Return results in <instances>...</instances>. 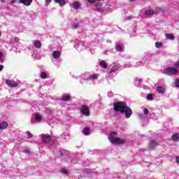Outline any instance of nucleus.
<instances>
[{
  "label": "nucleus",
  "instance_id": "nucleus-42",
  "mask_svg": "<svg viewBox=\"0 0 179 179\" xmlns=\"http://www.w3.org/2000/svg\"><path fill=\"white\" fill-rule=\"evenodd\" d=\"M175 68L179 69V60L175 63Z\"/></svg>",
  "mask_w": 179,
  "mask_h": 179
},
{
  "label": "nucleus",
  "instance_id": "nucleus-59",
  "mask_svg": "<svg viewBox=\"0 0 179 179\" xmlns=\"http://www.w3.org/2000/svg\"><path fill=\"white\" fill-rule=\"evenodd\" d=\"M0 36H1V34H0Z\"/></svg>",
  "mask_w": 179,
  "mask_h": 179
},
{
  "label": "nucleus",
  "instance_id": "nucleus-49",
  "mask_svg": "<svg viewBox=\"0 0 179 179\" xmlns=\"http://www.w3.org/2000/svg\"><path fill=\"white\" fill-rule=\"evenodd\" d=\"M3 69V65L0 64V72H2Z\"/></svg>",
  "mask_w": 179,
  "mask_h": 179
},
{
  "label": "nucleus",
  "instance_id": "nucleus-24",
  "mask_svg": "<svg viewBox=\"0 0 179 179\" xmlns=\"http://www.w3.org/2000/svg\"><path fill=\"white\" fill-rule=\"evenodd\" d=\"M99 65L101 68H103V69H107V63H106L104 60H101Z\"/></svg>",
  "mask_w": 179,
  "mask_h": 179
},
{
  "label": "nucleus",
  "instance_id": "nucleus-54",
  "mask_svg": "<svg viewBox=\"0 0 179 179\" xmlns=\"http://www.w3.org/2000/svg\"><path fill=\"white\" fill-rule=\"evenodd\" d=\"M33 17L31 19H34L36 17V15H34V13H32Z\"/></svg>",
  "mask_w": 179,
  "mask_h": 179
},
{
  "label": "nucleus",
  "instance_id": "nucleus-46",
  "mask_svg": "<svg viewBox=\"0 0 179 179\" xmlns=\"http://www.w3.org/2000/svg\"><path fill=\"white\" fill-rule=\"evenodd\" d=\"M108 97H113V96H114V94H113V92H108Z\"/></svg>",
  "mask_w": 179,
  "mask_h": 179
},
{
  "label": "nucleus",
  "instance_id": "nucleus-52",
  "mask_svg": "<svg viewBox=\"0 0 179 179\" xmlns=\"http://www.w3.org/2000/svg\"><path fill=\"white\" fill-rule=\"evenodd\" d=\"M130 35L131 36V37H135V36H137L136 34H130Z\"/></svg>",
  "mask_w": 179,
  "mask_h": 179
},
{
  "label": "nucleus",
  "instance_id": "nucleus-34",
  "mask_svg": "<svg viewBox=\"0 0 179 179\" xmlns=\"http://www.w3.org/2000/svg\"><path fill=\"white\" fill-rule=\"evenodd\" d=\"M147 99L149 101H152V100H153V94H148L147 95Z\"/></svg>",
  "mask_w": 179,
  "mask_h": 179
},
{
  "label": "nucleus",
  "instance_id": "nucleus-36",
  "mask_svg": "<svg viewBox=\"0 0 179 179\" xmlns=\"http://www.w3.org/2000/svg\"><path fill=\"white\" fill-rule=\"evenodd\" d=\"M162 45H163V43H162V42H156L155 43L156 48H160V47H162Z\"/></svg>",
  "mask_w": 179,
  "mask_h": 179
},
{
  "label": "nucleus",
  "instance_id": "nucleus-58",
  "mask_svg": "<svg viewBox=\"0 0 179 179\" xmlns=\"http://www.w3.org/2000/svg\"><path fill=\"white\" fill-rule=\"evenodd\" d=\"M106 6H107V8H108V5H106Z\"/></svg>",
  "mask_w": 179,
  "mask_h": 179
},
{
  "label": "nucleus",
  "instance_id": "nucleus-1",
  "mask_svg": "<svg viewBox=\"0 0 179 179\" xmlns=\"http://www.w3.org/2000/svg\"><path fill=\"white\" fill-rule=\"evenodd\" d=\"M113 106L114 111L122 113V114L124 113L126 118H131V115H132V110L127 106V102H115Z\"/></svg>",
  "mask_w": 179,
  "mask_h": 179
},
{
  "label": "nucleus",
  "instance_id": "nucleus-37",
  "mask_svg": "<svg viewBox=\"0 0 179 179\" xmlns=\"http://www.w3.org/2000/svg\"><path fill=\"white\" fill-rule=\"evenodd\" d=\"M84 174H90L92 173V170L85 169L83 170Z\"/></svg>",
  "mask_w": 179,
  "mask_h": 179
},
{
  "label": "nucleus",
  "instance_id": "nucleus-33",
  "mask_svg": "<svg viewBox=\"0 0 179 179\" xmlns=\"http://www.w3.org/2000/svg\"><path fill=\"white\" fill-rule=\"evenodd\" d=\"M40 76L41 79H47V73L45 72H41Z\"/></svg>",
  "mask_w": 179,
  "mask_h": 179
},
{
  "label": "nucleus",
  "instance_id": "nucleus-45",
  "mask_svg": "<svg viewBox=\"0 0 179 179\" xmlns=\"http://www.w3.org/2000/svg\"><path fill=\"white\" fill-rule=\"evenodd\" d=\"M87 2H90V3H94L96 2V0H87Z\"/></svg>",
  "mask_w": 179,
  "mask_h": 179
},
{
  "label": "nucleus",
  "instance_id": "nucleus-12",
  "mask_svg": "<svg viewBox=\"0 0 179 179\" xmlns=\"http://www.w3.org/2000/svg\"><path fill=\"white\" fill-rule=\"evenodd\" d=\"M33 0H20V3H23L25 6H30Z\"/></svg>",
  "mask_w": 179,
  "mask_h": 179
},
{
  "label": "nucleus",
  "instance_id": "nucleus-18",
  "mask_svg": "<svg viewBox=\"0 0 179 179\" xmlns=\"http://www.w3.org/2000/svg\"><path fill=\"white\" fill-rule=\"evenodd\" d=\"M55 3H59V6H61L62 8L66 5V2L65 1V0H55Z\"/></svg>",
  "mask_w": 179,
  "mask_h": 179
},
{
  "label": "nucleus",
  "instance_id": "nucleus-51",
  "mask_svg": "<svg viewBox=\"0 0 179 179\" xmlns=\"http://www.w3.org/2000/svg\"><path fill=\"white\" fill-rule=\"evenodd\" d=\"M176 162L178 163V164H179V157H176Z\"/></svg>",
  "mask_w": 179,
  "mask_h": 179
},
{
  "label": "nucleus",
  "instance_id": "nucleus-53",
  "mask_svg": "<svg viewBox=\"0 0 179 179\" xmlns=\"http://www.w3.org/2000/svg\"><path fill=\"white\" fill-rule=\"evenodd\" d=\"M11 3H16V0H11Z\"/></svg>",
  "mask_w": 179,
  "mask_h": 179
},
{
  "label": "nucleus",
  "instance_id": "nucleus-9",
  "mask_svg": "<svg viewBox=\"0 0 179 179\" xmlns=\"http://www.w3.org/2000/svg\"><path fill=\"white\" fill-rule=\"evenodd\" d=\"M43 118L41 117V115L40 114L36 113L33 115V117L31 119V123L32 124H36V122H41Z\"/></svg>",
  "mask_w": 179,
  "mask_h": 179
},
{
  "label": "nucleus",
  "instance_id": "nucleus-8",
  "mask_svg": "<svg viewBox=\"0 0 179 179\" xmlns=\"http://www.w3.org/2000/svg\"><path fill=\"white\" fill-rule=\"evenodd\" d=\"M41 139H43V143H51V136H50L49 134H41Z\"/></svg>",
  "mask_w": 179,
  "mask_h": 179
},
{
  "label": "nucleus",
  "instance_id": "nucleus-2",
  "mask_svg": "<svg viewBox=\"0 0 179 179\" xmlns=\"http://www.w3.org/2000/svg\"><path fill=\"white\" fill-rule=\"evenodd\" d=\"M80 78L82 79L80 80L81 85H83V83H94L97 81V74L85 73L80 76Z\"/></svg>",
  "mask_w": 179,
  "mask_h": 179
},
{
  "label": "nucleus",
  "instance_id": "nucleus-19",
  "mask_svg": "<svg viewBox=\"0 0 179 179\" xmlns=\"http://www.w3.org/2000/svg\"><path fill=\"white\" fill-rule=\"evenodd\" d=\"M59 100L60 101H69L71 96L69 95H63Z\"/></svg>",
  "mask_w": 179,
  "mask_h": 179
},
{
  "label": "nucleus",
  "instance_id": "nucleus-40",
  "mask_svg": "<svg viewBox=\"0 0 179 179\" xmlns=\"http://www.w3.org/2000/svg\"><path fill=\"white\" fill-rule=\"evenodd\" d=\"M61 173H62V174H68V171L65 169H62Z\"/></svg>",
  "mask_w": 179,
  "mask_h": 179
},
{
  "label": "nucleus",
  "instance_id": "nucleus-56",
  "mask_svg": "<svg viewBox=\"0 0 179 179\" xmlns=\"http://www.w3.org/2000/svg\"><path fill=\"white\" fill-rule=\"evenodd\" d=\"M26 152H29V150H26Z\"/></svg>",
  "mask_w": 179,
  "mask_h": 179
},
{
  "label": "nucleus",
  "instance_id": "nucleus-13",
  "mask_svg": "<svg viewBox=\"0 0 179 179\" xmlns=\"http://www.w3.org/2000/svg\"><path fill=\"white\" fill-rule=\"evenodd\" d=\"M115 50L116 51H118V52H122V51H124V46H122V45L116 43H115Z\"/></svg>",
  "mask_w": 179,
  "mask_h": 179
},
{
  "label": "nucleus",
  "instance_id": "nucleus-7",
  "mask_svg": "<svg viewBox=\"0 0 179 179\" xmlns=\"http://www.w3.org/2000/svg\"><path fill=\"white\" fill-rule=\"evenodd\" d=\"M121 68V64L116 63L113 66H112L111 69L109 71V73L110 75H114V73H115V72H117V71H118V69H120Z\"/></svg>",
  "mask_w": 179,
  "mask_h": 179
},
{
  "label": "nucleus",
  "instance_id": "nucleus-32",
  "mask_svg": "<svg viewBox=\"0 0 179 179\" xmlns=\"http://www.w3.org/2000/svg\"><path fill=\"white\" fill-rule=\"evenodd\" d=\"M143 108V114L145 115H149V109L146 108Z\"/></svg>",
  "mask_w": 179,
  "mask_h": 179
},
{
  "label": "nucleus",
  "instance_id": "nucleus-22",
  "mask_svg": "<svg viewBox=\"0 0 179 179\" xmlns=\"http://www.w3.org/2000/svg\"><path fill=\"white\" fill-rule=\"evenodd\" d=\"M134 84L136 86H137V87H139V86H142V79L136 78Z\"/></svg>",
  "mask_w": 179,
  "mask_h": 179
},
{
  "label": "nucleus",
  "instance_id": "nucleus-14",
  "mask_svg": "<svg viewBox=\"0 0 179 179\" xmlns=\"http://www.w3.org/2000/svg\"><path fill=\"white\" fill-rule=\"evenodd\" d=\"M157 92H158L159 94H164V93H166V89L163 86H158L157 87Z\"/></svg>",
  "mask_w": 179,
  "mask_h": 179
},
{
  "label": "nucleus",
  "instance_id": "nucleus-30",
  "mask_svg": "<svg viewBox=\"0 0 179 179\" xmlns=\"http://www.w3.org/2000/svg\"><path fill=\"white\" fill-rule=\"evenodd\" d=\"M172 139H173V141H178V139H179V134H173V135L172 136Z\"/></svg>",
  "mask_w": 179,
  "mask_h": 179
},
{
  "label": "nucleus",
  "instance_id": "nucleus-39",
  "mask_svg": "<svg viewBox=\"0 0 179 179\" xmlns=\"http://www.w3.org/2000/svg\"><path fill=\"white\" fill-rule=\"evenodd\" d=\"M27 139H30L31 138H33V134L31 133H30L29 131H27Z\"/></svg>",
  "mask_w": 179,
  "mask_h": 179
},
{
  "label": "nucleus",
  "instance_id": "nucleus-35",
  "mask_svg": "<svg viewBox=\"0 0 179 179\" xmlns=\"http://www.w3.org/2000/svg\"><path fill=\"white\" fill-rule=\"evenodd\" d=\"M99 6L100 7H99V6H96L97 11L103 13L104 12V9L101 8V5H100Z\"/></svg>",
  "mask_w": 179,
  "mask_h": 179
},
{
  "label": "nucleus",
  "instance_id": "nucleus-27",
  "mask_svg": "<svg viewBox=\"0 0 179 179\" xmlns=\"http://www.w3.org/2000/svg\"><path fill=\"white\" fill-rule=\"evenodd\" d=\"M73 8L74 9H79V8H80V4L79 3V2L78 1H75L73 3Z\"/></svg>",
  "mask_w": 179,
  "mask_h": 179
},
{
  "label": "nucleus",
  "instance_id": "nucleus-47",
  "mask_svg": "<svg viewBox=\"0 0 179 179\" xmlns=\"http://www.w3.org/2000/svg\"><path fill=\"white\" fill-rule=\"evenodd\" d=\"M59 153L60 155V156H65V152H63L62 151H59Z\"/></svg>",
  "mask_w": 179,
  "mask_h": 179
},
{
  "label": "nucleus",
  "instance_id": "nucleus-43",
  "mask_svg": "<svg viewBox=\"0 0 179 179\" xmlns=\"http://www.w3.org/2000/svg\"><path fill=\"white\" fill-rule=\"evenodd\" d=\"M176 87H179V79H176L175 82Z\"/></svg>",
  "mask_w": 179,
  "mask_h": 179
},
{
  "label": "nucleus",
  "instance_id": "nucleus-28",
  "mask_svg": "<svg viewBox=\"0 0 179 179\" xmlns=\"http://www.w3.org/2000/svg\"><path fill=\"white\" fill-rule=\"evenodd\" d=\"M166 37L168 40H174V35L171 34H166Z\"/></svg>",
  "mask_w": 179,
  "mask_h": 179
},
{
  "label": "nucleus",
  "instance_id": "nucleus-57",
  "mask_svg": "<svg viewBox=\"0 0 179 179\" xmlns=\"http://www.w3.org/2000/svg\"><path fill=\"white\" fill-rule=\"evenodd\" d=\"M2 2H5V1H4V0H2Z\"/></svg>",
  "mask_w": 179,
  "mask_h": 179
},
{
  "label": "nucleus",
  "instance_id": "nucleus-25",
  "mask_svg": "<svg viewBox=\"0 0 179 179\" xmlns=\"http://www.w3.org/2000/svg\"><path fill=\"white\" fill-rule=\"evenodd\" d=\"M78 27H80V25L77 22L71 23V29H72L73 30H75Z\"/></svg>",
  "mask_w": 179,
  "mask_h": 179
},
{
  "label": "nucleus",
  "instance_id": "nucleus-17",
  "mask_svg": "<svg viewBox=\"0 0 179 179\" xmlns=\"http://www.w3.org/2000/svg\"><path fill=\"white\" fill-rule=\"evenodd\" d=\"M138 117H139V120H141V121H142L143 122H145L146 121V118H148V115L143 113H139Z\"/></svg>",
  "mask_w": 179,
  "mask_h": 179
},
{
  "label": "nucleus",
  "instance_id": "nucleus-20",
  "mask_svg": "<svg viewBox=\"0 0 179 179\" xmlns=\"http://www.w3.org/2000/svg\"><path fill=\"white\" fill-rule=\"evenodd\" d=\"M8 128V122L3 121L0 122V129H6Z\"/></svg>",
  "mask_w": 179,
  "mask_h": 179
},
{
  "label": "nucleus",
  "instance_id": "nucleus-11",
  "mask_svg": "<svg viewBox=\"0 0 179 179\" xmlns=\"http://www.w3.org/2000/svg\"><path fill=\"white\" fill-rule=\"evenodd\" d=\"M52 55L55 59H58L61 57V52L59 50H55L52 52Z\"/></svg>",
  "mask_w": 179,
  "mask_h": 179
},
{
  "label": "nucleus",
  "instance_id": "nucleus-48",
  "mask_svg": "<svg viewBox=\"0 0 179 179\" xmlns=\"http://www.w3.org/2000/svg\"><path fill=\"white\" fill-rule=\"evenodd\" d=\"M45 3H46V5L51 3V0H45Z\"/></svg>",
  "mask_w": 179,
  "mask_h": 179
},
{
  "label": "nucleus",
  "instance_id": "nucleus-50",
  "mask_svg": "<svg viewBox=\"0 0 179 179\" xmlns=\"http://www.w3.org/2000/svg\"><path fill=\"white\" fill-rule=\"evenodd\" d=\"M14 41H15V43H19V38L15 37L14 38Z\"/></svg>",
  "mask_w": 179,
  "mask_h": 179
},
{
  "label": "nucleus",
  "instance_id": "nucleus-29",
  "mask_svg": "<svg viewBox=\"0 0 179 179\" xmlns=\"http://www.w3.org/2000/svg\"><path fill=\"white\" fill-rule=\"evenodd\" d=\"M62 138L64 140L68 139L69 138V133L68 132L63 133L62 135Z\"/></svg>",
  "mask_w": 179,
  "mask_h": 179
},
{
  "label": "nucleus",
  "instance_id": "nucleus-15",
  "mask_svg": "<svg viewBox=\"0 0 179 179\" xmlns=\"http://www.w3.org/2000/svg\"><path fill=\"white\" fill-rule=\"evenodd\" d=\"M156 146H157V142H156V141H155V140H151L150 141L149 149L153 150L155 148Z\"/></svg>",
  "mask_w": 179,
  "mask_h": 179
},
{
  "label": "nucleus",
  "instance_id": "nucleus-38",
  "mask_svg": "<svg viewBox=\"0 0 179 179\" xmlns=\"http://www.w3.org/2000/svg\"><path fill=\"white\" fill-rule=\"evenodd\" d=\"M33 58H35V59H41V55H37L36 54L32 55Z\"/></svg>",
  "mask_w": 179,
  "mask_h": 179
},
{
  "label": "nucleus",
  "instance_id": "nucleus-55",
  "mask_svg": "<svg viewBox=\"0 0 179 179\" xmlns=\"http://www.w3.org/2000/svg\"><path fill=\"white\" fill-rule=\"evenodd\" d=\"M130 2H135L136 0H129Z\"/></svg>",
  "mask_w": 179,
  "mask_h": 179
},
{
  "label": "nucleus",
  "instance_id": "nucleus-4",
  "mask_svg": "<svg viewBox=\"0 0 179 179\" xmlns=\"http://www.w3.org/2000/svg\"><path fill=\"white\" fill-rule=\"evenodd\" d=\"M163 73L169 75V76L171 75H177L178 70L174 67H166L163 69Z\"/></svg>",
  "mask_w": 179,
  "mask_h": 179
},
{
  "label": "nucleus",
  "instance_id": "nucleus-41",
  "mask_svg": "<svg viewBox=\"0 0 179 179\" xmlns=\"http://www.w3.org/2000/svg\"><path fill=\"white\" fill-rule=\"evenodd\" d=\"M2 57H3V55L2 54V52H0V63L1 64H3V59L2 58Z\"/></svg>",
  "mask_w": 179,
  "mask_h": 179
},
{
  "label": "nucleus",
  "instance_id": "nucleus-10",
  "mask_svg": "<svg viewBox=\"0 0 179 179\" xmlns=\"http://www.w3.org/2000/svg\"><path fill=\"white\" fill-rule=\"evenodd\" d=\"M6 83L9 87H17L19 84L11 80H6Z\"/></svg>",
  "mask_w": 179,
  "mask_h": 179
},
{
  "label": "nucleus",
  "instance_id": "nucleus-31",
  "mask_svg": "<svg viewBox=\"0 0 179 179\" xmlns=\"http://www.w3.org/2000/svg\"><path fill=\"white\" fill-rule=\"evenodd\" d=\"M67 157H68L67 159L68 163H72L73 164H75V163H76V160L71 159L69 156H67Z\"/></svg>",
  "mask_w": 179,
  "mask_h": 179
},
{
  "label": "nucleus",
  "instance_id": "nucleus-6",
  "mask_svg": "<svg viewBox=\"0 0 179 179\" xmlns=\"http://www.w3.org/2000/svg\"><path fill=\"white\" fill-rule=\"evenodd\" d=\"M80 111L81 114H83V115H86L87 117H89V115H90V110L89 109V106L86 105H83Z\"/></svg>",
  "mask_w": 179,
  "mask_h": 179
},
{
  "label": "nucleus",
  "instance_id": "nucleus-3",
  "mask_svg": "<svg viewBox=\"0 0 179 179\" xmlns=\"http://www.w3.org/2000/svg\"><path fill=\"white\" fill-rule=\"evenodd\" d=\"M108 139L110 143H113L115 145H118L120 143L122 145L127 143V140L117 137L116 131L110 132V134L108 136Z\"/></svg>",
  "mask_w": 179,
  "mask_h": 179
},
{
  "label": "nucleus",
  "instance_id": "nucleus-44",
  "mask_svg": "<svg viewBox=\"0 0 179 179\" xmlns=\"http://www.w3.org/2000/svg\"><path fill=\"white\" fill-rule=\"evenodd\" d=\"M132 20V16L129 15V16H127L124 20Z\"/></svg>",
  "mask_w": 179,
  "mask_h": 179
},
{
  "label": "nucleus",
  "instance_id": "nucleus-5",
  "mask_svg": "<svg viewBox=\"0 0 179 179\" xmlns=\"http://www.w3.org/2000/svg\"><path fill=\"white\" fill-rule=\"evenodd\" d=\"M74 47L78 50V51H82V50H85V48H86V43L76 39L74 42Z\"/></svg>",
  "mask_w": 179,
  "mask_h": 179
},
{
  "label": "nucleus",
  "instance_id": "nucleus-26",
  "mask_svg": "<svg viewBox=\"0 0 179 179\" xmlns=\"http://www.w3.org/2000/svg\"><path fill=\"white\" fill-rule=\"evenodd\" d=\"M145 15H147L148 16H152V15L155 14V10L150 9V10H145Z\"/></svg>",
  "mask_w": 179,
  "mask_h": 179
},
{
  "label": "nucleus",
  "instance_id": "nucleus-16",
  "mask_svg": "<svg viewBox=\"0 0 179 179\" xmlns=\"http://www.w3.org/2000/svg\"><path fill=\"white\" fill-rule=\"evenodd\" d=\"M146 64V57H144L142 61L137 62L135 66H143Z\"/></svg>",
  "mask_w": 179,
  "mask_h": 179
},
{
  "label": "nucleus",
  "instance_id": "nucleus-21",
  "mask_svg": "<svg viewBox=\"0 0 179 179\" xmlns=\"http://www.w3.org/2000/svg\"><path fill=\"white\" fill-rule=\"evenodd\" d=\"M33 44L36 48H41V42L40 41H34Z\"/></svg>",
  "mask_w": 179,
  "mask_h": 179
},
{
  "label": "nucleus",
  "instance_id": "nucleus-23",
  "mask_svg": "<svg viewBox=\"0 0 179 179\" xmlns=\"http://www.w3.org/2000/svg\"><path fill=\"white\" fill-rule=\"evenodd\" d=\"M83 134L86 136L90 135V129L89 127H84L83 129Z\"/></svg>",
  "mask_w": 179,
  "mask_h": 179
}]
</instances>
